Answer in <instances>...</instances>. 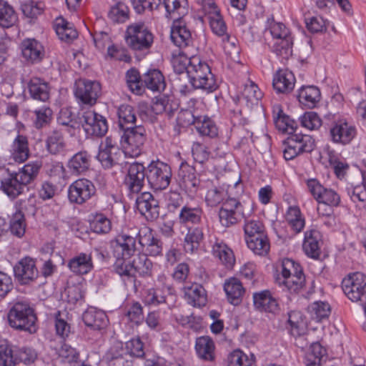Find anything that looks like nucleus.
<instances>
[{
    "instance_id": "1",
    "label": "nucleus",
    "mask_w": 366,
    "mask_h": 366,
    "mask_svg": "<svg viewBox=\"0 0 366 366\" xmlns=\"http://www.w3.org/2000/svg\"><path fill=\"white\" fill-rule=\"evenodd\" d=\"M272 117L276 128L289 137L284 141L283 156L292 160L300 154L311 152L315 147V140L311 136L297 133V123L283 112L280 104L272 106Z\"/></svg>"
},
{
    "instance_id": "2",
    "label": "nucleus",
    "mask_w": 366,
    "mask_h": 366,
    "mask_svg": "<svg viewBox=\"0 0 366 366\" xmlns=\"http://www.w3.org/2000/svg\"><path fill=\"white\" fill-rule=\"evenodd\" d=\"M274 278L279 287L290 293L300 292L306 285V277L302 266L288 258L284 259L277 267Z\"/></svg>"
},
{
    "instance_id": "3",
    "label": "nucleus",
    "mask_w": 366,
    "mask_h": 366,
    "mask_svg": "<svg viewBox=\"0 0 366 366\" xmlns=\"http://www.w3.org/2000/svg\"><path fill=\"white\" fill-rule=\"evenodd\" d=\"M325 126L328 130L329 140L342 147L350 144L357 134L354 123L340 114L325 115Z\"/></svg>"
},
{
    "instance_id": "4",
    "label": "nucleus",
    "mask_w": 366,
    "mask_h": 366,
    "mask_svg": "<svg viewBox=\"0 0 366 366\" xmlns=\"http://www.w3.org/2000/svg\"><path fill=\"white\" fill-rule=\"evenodd\" d=\"M9 325L16 330L35 333L38 329L34 310L26 301L14 302L7 313Z\"/></svg>"
},
{
    "instance_id": "5",
    "label": "nucleus",
    "mask_w": 366,
    "mask_h": 366,
    "mask_svg": "<svg viewBox=\"0 0 366 366\" xmlns=\"http://www.w3.org/2000/svg\"><path fill=\"white\" fill-rule=\"evenodd\" d=\"M175 290L169 278L163 272L154 280L152 286L142 292V301L147 307H157L168 304L169 297L174 295Z\"/></svg>"
},
{
    "instance_id": "6",
    "label": "nucleus",
    "mask_w": 366,
    "mask_h": 366,
    "mask_svg": "<svg viewBox=\"0 0 366 366\" xmlns=\"http://www.w3.org/2000/svg\"><path fill=\"white\" fill-rule=\"evenodd\" d=\"M187 77L194 89H202L207 93L216 91L219 86L209 64L197 57H194L187 71Z\"/></svg>"
},
{
    "instance_id": "7",
    "label": "nucleus",
    "mask_w": 366,
    "mask_h": 366,
    "mask_svg": "<svg viewBox=\"0 0 366 366\" xmlns=\"http://www.w3.org/2000/svg\"><path fill=\"white\" fill-rule=\"evenodd\" d=\"M154 38L151 28L142 21L128 25L124 33L127 45L136 52L149 51L154 43Z\"/></svg>"
},
{
    "instance_id": "8",
    "label": "nucleus",
    "mask_w": 366,
    "mask_h": 366,
    "mask_svg": "<svg viewBox=\"0 0 366 366\" xmlns=\"http://www.w3.org/2000/svg\"><path fill=\"white\" fill-rule=\"evenodd\" d=\"M121 145L127 157H137L143 152L147 140V132L142 125L122 131Z\"/></svg>"
},
{
    "instance_id": "9",
    "label": "nucleus",
    "mask_w": 366,
    "mask_h": 366,
    "mask_svg": "<svg viewBox=\"0 0 366 366\" xmlns=\"http://www.w3.org/2000/svg\"><path fill=\"white\" fill-rule=\"evenodd\" d=\"M147 180L149 187L155 191L167 189L171 182L170 166L162 161H152L146 167Z\"/></svg>"
},
{
    "instance_id": "10",
    "label": "nucleus",
    "mask_w": 366,
    "mask_h": 366,
    "mask_svg": "<svg viewBox=\"0 0 366 366\" xmlns=\"http://www.w3.org/2000/svg\"><path fill=\"white\" fill-rule=\"evenodd\" d=\"M245 204L237 199L229 197L225 199L218 212L221 224L225 227L237 224L242 219H246L249 214L245 213Z\"/></svg>"
},
{
    "instance_id": "11",
    "label": "nucleus",
    "mask_w": 366,
    "mask_h": 366,
    "mask_svg": "<svg viewBox=\"0 0 366 366\" xmlns=\"http://www.w3.org/2000/svg\"><path fill=\"white\" fill-rule=\"evenodd\" d=\"M147 179L146 167L142 163L134 162L128 165L123 184L130 199H134L142 191Z\"/></svg>"
},
{
    "instance_id": "12",
    "label": "nucleus",
    "mask_w": 366,
    "mask_h": 366,
    "mask_svg": "<svg viewBox=\"0 0 366 366\" xmlns=\"http://www.w3.org/2000/svg\"><path fill=\"white\" fill-rule=\"evenodd\" d=\"M101 92L102 86L97 81L81 79L75 84L74 96L81 107L94 106Z\"/></svg>"
},
{
    "instance_id": "13",
    "label": "nucleus",
    "mask_w": 366,
    "mask_h": 366,
    "mask_svg": "<svg viewBox=\"0 0 366 366\" xmlns=\"http://www.w3.org/2000/svg\"><path fill=\"white\" fill-rule=\"evenodd\" d=\"M94 184L89 179L79 178L74 181L67 189L68 199L71 204L82 205L96 195Z\"/></svg>"
},
{
    "instance_id": "14",
    "label": "nucleus",
    "mask_w": 366,
    "mask_h": 366,
    "mask_svg": "<svg viewBox=\"0 0 366 366\" xmlns=\"http://www.w3.org/2000/svg\"><path fill=\"white\" fill-rule=\"evenodd\" d=\"M345 295L352 302H363L366 297V275L354 272L347 275L342 282Z\"/></svg>"
},
{
    "instance_id": "15",
    "label": "nucleus",
    "mask_w": 366,
    "mask_h": 366,
    "mask_svg": "<svg viewBox=\"0 0 366 366\" xmlns=\"http://www.w3.org/2000/svg\"><path fill=\"white\" fill-rule=\"evenodd\" d=\"M306 184L309 192L318 203L331 207L340 205V195L335 190L323 187L317 179L307 180Z\"/></svg>"
},
{
    "instance_id": "16",
    "label": "nucleus",
    "mask_w": 366,
    "mask_h": 366,
    "mask_svg": "<svg viewBox=\"0 0 366 366\" xmlns=\"http://www.w3.org/2000/svg\"><path fill=\"white\" fill-rule=\"evenodd\" d=\"M81 124L86 137H102L109 128L107 119L94 110L82 114Z\"/></svg>"
},
{
    "instance_id": "17",
    "label": "nucleus",
    "mask_w": 366,
    "mask_h": 366,
    "mask_svg": "<svg viewBox=\"0 0 366 366\" xmlns=\"http://www.w3.org/2000/svg\"><path fill=\"white\" fill-rule=\"evenodd\" d=\"M25 187L16 172H11L0 162V189L4 194L14 199L24 192Z\"/></svg>"
},
{
    "instance_id": "18",
    "label": "nucleus",
    "mask_w": 366,
    "mask_h": 366,
    "mask_svg": "<svg viewBox=\"0 0 366 366\" xmlns=\"http://www.w3.org/2000/svg\"><path fill=\"white\" fill-rule=\"evenodd\" d=\"M110 249L116 259H130L136 252V238L121 233L110 241Z\"/></svg>"
},
{
    "instance_id": "19",
    "label": "nucleus",
    "mask_w": 366,
    "mask_h": 366,
    "mask_svg": "<svg viewBox=\"0 0 366 366\" xmlns=\"http://www.w3.org/2000/svg\"><path fill=\"white\" fill-rule=\"evenodd\" d=\"M15 279L21 285H30L39 277V270L34 259L25 257L21 259L14 267Z\"/></svg>"
},
{
    "instance_id": "20",
    "label": "nucleus",
    "mask_w": 366,
    "mask_h": 366,
    "mask_svg": "<svg viewBox=\"0 0 366 366\" xmlns=\"http://www.w3.org/2000/svg\"><path fill=\"white\" fill-rule=\"evenodd\" d=\"M119 154L117 141L109 136L99 145L97 159L104 169H110L117 164V156Z\"/></svg>"
},
{
    "instance_id": "21",
    "label": "nucleus",
    "mask_w": 366,
    "mask_h": 366,
    "mask_svg": "<svg viewBox=\"0 0 366 366\" xmlns=\"http://www.w3.org/2000/svg\"><path fill=\"white\" fill-rule=\"evenodd\" d=\"M137 209L148 221H154L159 216V201L149 192L135 197Z\"/></svg>"
},
{
    "instance_id": "22",
    "label": "nucleus",
    "mask_w": 366,
    "mask_h": 366,
    "mask_svg": "<svg viewBox=\"0 0 366 366\" xmlns=\"http://www.w3.org/2000/svg\"><path fill=\"white\" fill-rule=\"evenodd\" d=\"M204 210L199 204H186L178 214V222L184 227L204 225Z\"/></svg>"
},
{
    "instance_id": "23",
    "label": "nucleus",
    "mask_w": 366,
    "mask_h": 366,
    "mask_svg": "<svg viewBox=\"0 0 366 366\" xmlns=\"http://www.w3.org/2000/svg\"><path fill=\"white\" fill-rule=\"evenodd\" d=\"M137 235L139 243L145 251V254L152 257L162 255L163 243L154 235L151 229H141Z\"/></svg>"
},
{
    "instance_id": "24",
    "label": "nucleus",
    "mask_w": 366,
    "mask_h": 366,
    "mask_svg": "<svg viewBox=\"0 0 366 366\" xmlns=\"http://www.w3.org/2000/svg\"><path fill=\"white\" fill-rule=\"evenodd\" d=\"M20 48L23 58L29 64H39L44 58V47L40 41L35 39H24L20 44Z\"/></svg>"
},
{
    "instance_id": "25",
    "label": "nucleus",
    "mask_w": 366,
    "mask_h": 366,
    "mask_svg": "<svg viewBox=\"0 0 366 366\" xmlns=\"http://www.w3.org/2000/svg\"><path fill=\"white\" fill-rule=\"evenodd\" d=\"M322 237L321 232L315 229L310 228L304 233L302 250L310 258L317 259L320 257Z\"/></svg>"
},
{
    "instance_id": "26",
    "label": "nucleus",
    "mask_w": 366,
    "mask_h": 366,
    "mask_svg": "<svg viewBox=\"0 0 366 366\" xmlns=\"http://www.w3.org/2000/svg\"><path fill=\"white\" fill-rule=\"evenodd\" d=\"M194 350L199 360L204 362L214 363L216 360V345L212 337L207 335L196 338Z\"/></svg>"
},
{
    "instance_id": "27",
    "label": "nucleus",
    "mask_w": 366,
    "mask_h": 366,
    "mask_svg": "<svg viewBox=\"0 0 366 366\" xmlns=\"http://www.w3.org/2000/svg\"><path fill=\"white\" fill-rule=\"evenodd\" d=\"M252 300L254 307L259 312L276 314L280 311L278 301L269 290L254 292Z\"/></svg>"
},
{
    "instance_id": "28",
    "label": "nucleus",
    "mask_w": 366,
    "mask_h": 366,
    "mask_svg": "<svg viewBox=\"0 0 366 366\" xmlns=\"http://www.w3.org/2000/svg\"><path fill=\"white\" fill-rule=\"evenodd\" d=\"M27 89L34 100L47 102L50 99L51 85L43 78L32 76L27 82Z\"/></svg>"
},
{
    "instance_id": "29",
    "label": "nucleus",
    "mask_w": 366,
    "mask_h": 366,
    "mask_svg": "<svg viewBox=\"0 0 366 366\" xmlns=\"http://www.w3.org/2000/svg\"><path fill=\"white\" fill-rule=\"evenodd\" d=\"M212 254L227 269H232L235 264V257L232 249L222 240L216 238L211 241Z\"/></svg>"
},
{
    "instance_id": "30",
    "label": "nucleus",
    "mask_w": 366,
    "mask_h": 366,
    "mask_svg": "<svg viewBox=\"0 0 366 366\" xmlns=\"http://www.w3.org/2000/svg\"><path fill=\"white\" fill-rule=\"evenodd\" d=\"M184 298L194 307H202L207 303V292L202 285L193 282L183 287Z\"/></svg>"
},
{
    "instance_id": "31",
    "label": "nucleus",
    "mask_w": 366,
    "mask_h": 366,
    "mask_svg": "<svg viewBox=\"0 0 366 366\" xmlns=\"http://www.w3.org/2000/svg\"><path fill=\"white\" fill-rule=\"evenodd\" d=\"M178 177L181 186L190 193H195L197 191L200 181L196 174V169L193 166L189 165L185 160L181 162Z\"/></svg>"
},
{
    "instance_id": "32",
    "label": "nucleus",
    "mask_w": 366,
    "mask_h": 366,
    "mask_svg": "<svg viewBox=\"0 0 366 366\" xmlns=\"http://www.w3.org/2000/svg\"><path fill=\"white\" fill-rule=\"evenodd\" d=\"M10 159L15 163L25 162L30 157L29 141L26 136L18 134L9 149Z\"/></svg>"
},
{
    "instance_id": "33",
    "label": "nucleus",
    "mask_w": 366,
    "mask_h": 366,
    "mask_svg": "<svg viewBox=\"0 0 366 366\" xmlns=\"http://www.w3.org/2000/svg\"><path fill=\"white\" fill-rule=\"evenodd\" d=\"M70 271L77 275H85L94 269L92 253L80 252L71 257L67 263Z\"/></svg>"
},
{
    "instance_id": "34",
    "label": "nucleus",
    "mask_w": 366,
    "mask_h": 366,
    "mask_svg": "<svg viewBox=\"0 0 366 366\" xmlns=\"http://www.w3.org/2000/svg\"><path fill=\"white\" fill-rule=\"evenodd\" d=\"M294 74L287 69H280L273 75L272 85L277 93L288 94L295 84Z\"/></svg>"
},
{
    "instance_id": "35",
    "label": "nucleus",
    "mask_w": 366,
    "mask_h": 366,
    "mask_svg": "<svg viewBox=\"0 0 366 366\" xmlns=\"http://www.w3.org/2000/svg\"><path fill=\"white\" fill-rule=\"evenodd\" d=\"M170 38L173 44L180 49H185L193 43L192 34L182 20L173 22Z\"/></svg>"
},
{
    "instance_id": "36",
    "label": "nucleus",
    "mask_w": 366,
    "mask_h": 366,
    "mask_svg": "<svg viewBox=\"0 0 366 366\" xmlns=\"http://www.w3.org/2000/svg\"><path fill=\"white\" fill-rule=\"evenodd\" d=\"M223 289L229 303L232 305H239L245 294V288L242 282L237 277L227 279L223 285Z\"/></svg>"
},
{
    "instance_id": "37",
    "label": "nucleus",
    "mask_w": 366,
    "mask_h": 366,
    "mask_svg": "<svg viewBox=\"0 0 366 366\" xmlns=\"http://www.w3.org/2000/svg\"><path fill=\"white\" fill-rule=\"evenodd\" d=\"M91 155L86 151L74 154L68 161L66 167L71 174L80 176L86 174L91 166Z\"/></svg>"
},
{
    "instance_id": "38",
    "label": "nucleus",
    "mask_w": 366,
    "mask_h": 366,
    "mask_svg": "<svg viewBox=\"0 0 366 366\" xmlns=\"http://www.w3.org/2000/svg\"><path fill=\"white\" fill-rule=\"evenodd\" d=\"M297 100L302 108H315L321 99L320 89L314 85H303L297 90Z\"/></svg>"
},
{
    "instance_id": "39",
    "label": "nucleus",
    "mask_w": 366,
    "mask_h": 366,
    "mask_svg": "<svg viewBox=\"0 0 366 366\" xmlns=\"http://www.w3.org/2000/svg\"><path fill=\"white\" fill-rule=\"evenodd\" d=\"M284 217L290 229L295 234H300L304 230L306 225V219L297 204L288 206Z\"/></svg>"
},
{
    "instance_id": "40",
    "label": "nucleus",
    "mask_w": 366,
    "mask_h": 366,
    "mask_svg": "<svg viewBox=\"0 0 366 366\" xmlns=\"http://www.w3.org/2000/svg\"><path fill=\"white\" fill-rule=\"evenodd\" d=\"M161 2L165 9L164 16L173 22L182 20L188 14L187 0H161Z\"/></svg>"
},
{
    "instance_id": "41",
    "label": "nucleus",
    "mask_w": 366,
    "mask_h": 366,
    "mask_svg": "<svg viewBox=\"0 0 366 366\" xmlns=\"http://www.w3.org/2000/svg\"><path fill=\"white\" fill-rule=\"evenodd\" d=\"M117 126L120 132L137 127V112L128 104H121L117 108Z\"/></svg>"
},
{
    "instance_id": "42",
    "label": "nucleus",
    "mask_w": 366,
    "mask_h": 366,
    "mask_svg": "<svg viewBox=\"0 0 366 366\" xmlns=\"http://www.w3.org/2000/svg\"><path fill=\"white\" fill-rule=\"evenodd\" d=\"M187 232L186 233L183 247L187 253H194L197 251L202 240L204 239V225L186 227Z\"/></svg>"
},
{
    "instance_id": "43",
    "label": "nucleus",
    "mask_w": 366,
    "mask_h": 366,
    "mask_svg": "<svg viewBox=\"0 0 366 366\" xmlns=\"http://www.w3.org/2000/svg\"><path fill=\"white\" fill-rule=\"evenodd\" d=\"M82 319L87 327L97 330L105 328L109 322L107 314L96 307L88 308L84 312Z\"/></svg>"
},
{
    "instance_id": "44",
    "label": "nucleus",
    "mask_w": 366,
    "mask_h": 366,
    "mask_svg": "<svg viewBox=\"0 0 366 366\" xmlns=\"http://www.w3.org/2000/svg\"><path fill=\"white\" fill-rule=\"evenodd\" d=\"M288 316L287 329L290 334L296 340L303 337L307 332V324L305 317L299 311H291Z\"/></svg>"
},
{
    "instance_id": "45",
    "label": "nucleus",
    "mask_w": 366,
    "mask_h": 366,
    "mask_svg": "<svg viewBox=\"0 0 366 366\" xmlns=\"http://www.w3.org/2000/svg\"><path fill=\"white\" fill-rule=\"evenodd\" d=\"M326 154L335 177L341 181L345 179L350 169L349 164L333 149H327Z\"/></svg>"
},
{
    "instance_id": "46",
    "label": "nucleus",
    "mask_w": 366,
    "mask_h": 366,
    "mask_svg": "<svg viewBox=\"0 0 366 366\" xmlns=\"http://www.w3.org/2000/svg\"><path fill=\"white\" fill-rule=\"evenodd\" d=\"M46 149L51 155H64L66 152V142L61 132L53 130L48 134Z\"/></svg>"
},
{
    "instance_id": "47",
    "label": "nucleus",
    "mask_w": 366,
    "mask_h": 366,
    "mask_svg": "<svg viewBox=\"0 0 366 366\" xmlns=\"http://www.w3.org/2000/svg\"><path fill=\"white\" fill-rule=\"evenodd\" d=\"M144 89L147 88L152 92L164 90L166 82L164 76L157 69H149L143 74Z\"/></svg>"
},
{
    "instance_id": "48",
    "label": "nucleus",
    "mask_w": 366,
    "mask_h": 366,
    "mask_svg": "<svg viewBox=\"0 0 366 366\" xmlns=\"http://www.w3.org/2000/svg\"><path fill=\"white\" fill-rule=\"evenodd\" d=\"M127 259H116L113 265L114 271L119 274L125 286L134 285L137 280L133 270L132 262H127Z\"/></svg>"
},
{
    "instance_id": "49",
    "label": "nucleus",
    "mask_w": 366,
    "mask_h": 366,
    "mask_svg": "<svg viewBox=\"0 0 366 366\" xmlns=\"http://www.w3.org/2000/svg\"><path fill=\"white\" fill-rule=\"evenodd\" d=\"M54 28L59 38L63 41L69 43L78 37V32L73 24L67 21L63 17H58L55 19Z\"/></svg>"
},
{
    "instance_id": "50",
    "label": "nucleus",
    "mask_w": 366,
    "mask_h": 366,
    "mask_svg": "<svg viewBox=\"0 0 366 366\" xmlns=\"http://www.w3.org/2000/svg\"><path fill=\"white\" fill-rule=\"evenodd\" d=\"M209 26L212 31L217 36L222 37L224 41V38L230 41V35L227 33V26L220 13L219 9H217L208 13Z\"/></svg>"
},
{
    "instance_id": "51",
    "label": "nucleus",
    "mask_w": 366,
    "mask_h": 366,
    "mask_svg": "<svg viewBox=\"0 0 366 366\" xmlns=\"http://www.w3.org/2000/svg\"><path fill=\"white\" fill-rule=\"evenodd\" d=\"M262 97L263 94L258 86L253 81H250L244 85L238 99L239 102L244 103L248 107H252L258 104Z\"/></svg>"
},
{
    "instance_id": "52",
    "label": "nucleus",
    "mask_w": 366,
    "mask_h": 366,
    "mask_svg": "<svg viewBox=\"0 0 366 366\" xmlns=\"http://www.w3.org/2000/svg\"><path fill=\"white\" fill-rule=\"evenodd\" d=\"M195 128L202 137L210 139L217 138L219 135V127L216 122L207 116H199L196 122Z\"/></svg>"
},
{
    "instance_id": "53",
    "label": "nucleus",
    "mask_w": 366,
    "mask_h": 366,
    "mask_svg": "<svg viewBox=\"0 0 366 366\" xmlns=\"http://www.w3.org/2000/svg\"><path fill=\"white\" fill-rule=\"evenodd\" d=\"M130 11L128 6L122 1H117L110 6L107 17L114 24H124L129 19Z\"/></svg>"
},
{
    "instance_id": "54",
    "label": "nucleus",
    "mask_w": 366,
    "mask_h": 366,
    "mask_svg": "<svg viewBox=\"0 0 366 366\" xmlns=\"http://www.w3.org/2000/svg\"><path fill=\"white\" fill-rule=\"evenodd\" d=\"M41 167V164L40 162H29L24 164L18 172H16V173L21 183H24L26 186L36 179Z\"/></svg>"
},
{
    "instance_id": "55",
    "label": "nucleus",
    "mask_w": 366,
    "mask_h": 366,
    "mask_svg": "<svg viewBox=\"0 0 366 366\" xmlns=\"http://www.w3.org/2000/svg\"><path fill=\"white\" fill-rule=\"evenodd\" d=\"M272 51L277 56L287 59L292 54L293 37L292 35L274 39Z\"/></svg>"
},
{
    "instance_id": "56",
    "label": "nucleus",
    "mask_w": 366,
    "mask_h": 366,
    "mask_svg": "<svg viewBox=\"0 0 366 366\" xmlns=\"http://www.w3.org/2000/svg\"><path fill=\"white\" fill-rule=\"evenodd\" d=\"M127 85L129 89L135 94L140 95L144 92L143 74L135 68L129 69L125 75Z\"/></svg>"
},
{
    "instance_id": "57",
    "label": "nucleus",
    "mask_w": 366,
    "mask_h": 366,
    "mask_svg": "<svg viewBox=\"0 0 366 366\" xmlns=\"http://www.w3.org/2000/svg\"><path fill=\"white\" fill-rule=\"evenodd\" d=\"M248 248L255 254L265 256L269 251L270 244L267 234L245 240Z\"/></svg>"
},
{
    "instance_id": "58",
    "label": "nucleus",
    "mask_w": 366,
    "mask_h": 366,
    "mask_svg": "<svg viewBox=\"0 0 366 366\" xmlns=\"http://www.w3.org/2000/svg\"><path fill=\"white\" fill-rule=\"evenodd\" d=\"M134 272H137L140 277H149L153 273V262L145 254H139L132 261Z\"/></svg>"
},
{
    "instance_id": "59",
    "label": "nucleus",
    "mask_w": 366,
    "mask_h": 366,
    "mask_svg": "<svg viewBox=\"0 0 366 366\" xmlns=\"http://www.w3.org/2000/svg\"><path fill=\"white\" fill-rule=\"evenodd\" d=\"M325 354V349L319 342L312 343L305 355L304 364L305 366H320Z\"/></svg>"
},
{
    "instance_id": "60",
    "label": "nucleus",
    "mask_w": 366,
    "mask_h": 366,
    "mask_svg": "<svg viewBox=\"0 0 366 366\" xmlns=\"http://www.w3.org/2000/svg\"><path fill=\"white\" fill-rule=\"evenodd\" d=\"M16 19L17 16L13 6L6 1L0 0V26L9 28L15 24Z\"/></svg>"
},
{
    "instance_id": "61",
    "label": "nucleus",
    "mask_w": 366,
    "mask_h": 366,
    "mask_svg": "<svg viewBox=\"0 0 366 366\" xmlns=\"http://www.w3.org/2000/svg\"><path fill=\"white\" fill-rule=\"evenodd\" d=\"M308 310L312 318L320 322L329 317L331 312V307L327 302L316 301L308 307Z\"/></svg>"
},
{
    "instance_id": "62",
    "label": "nucleus",
    "mask_w": 366,
    "mask_h": 366,
    "mask_svg": "<svg viewBox=\"0 0 366 366\" xmlns=\"http://www.w3.org/2000/svg\"><path fill=\"white\" fill-rule=\"evenodd\" d=\"M57 122L60 125L66 127V132L70 134L71 136L74 135L76 129L79 128L77 122L74 119V114L68 108H62L60 110Z\"/></svg>"
},
{
    "instance_id": "63",
    "label": "nucleus",
    "mask_w": 366,
    "mask_h": 366,
    "mask_svg": "<svg viewBox=\"0 0 366 366\" xmlns=\"http://www.w3.org/2000/svg\"><path fill=\"white\" fill-rule=\"evenodd\" d=\"M345 192L350 200L356 204L363 205L366 202V187L361 184L348 183Z\"/></svg>"
},
{
    "instance_id": "64",
    "label": "nucleus",
    "mask_w": 366,
    "mask_h": 366,
    "mask_svg": "<svg viewBox=\"0 0 366 366\" xmlns=\"http://www.w3.org/2000/svg\"><path fill=\"white\" fill-rule=\"evenodd\" d=\"M227 362V366H252L254 359L253 355L249 357L247 355L237 349L228 355Z\"/></svg>"
}]
</instances>
